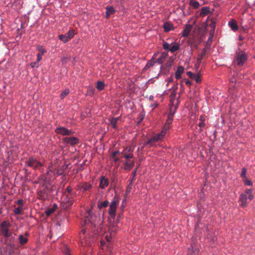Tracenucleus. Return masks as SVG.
Listing matches in <instances>:
<instances>
[{
  "instance_id": "f257e3e1",
  "label": "nucleus",
  "mask_w": 255,
  "mask_h": 255,
  "mask_svg": "<svg viewBox=\"0 0 255 255\" xmlns=\"http://www.w3.org/2000/svg\"><path fill=\"white\" fill-rule=\"evenodd\" d=\"M11 224L7 220H4L0 223V235L4 238V243L8 249V254H11L15 248V238L12 236L13 232L11 230Z\"/></svg>"
},
{
  "instance_id": "f03ea898",
  "label": "nucleus",
  "mask_w": 255,
  "mask_h": 255,
  "mask_svg": "<svg viewBox=\"0 0 255 255\" xmlns=\"http://www.w3.org/2000/svg\"><path fill=\"white\" fill-rule=\"evenodd\" d=\"M119 203L120 198L115 196L110 204L109 209H108V213L110 217L113 220H115L116 218V212Z\"/></svg>"
},
{
  "instance_id": "7ed1b4c3",
  "label": "nucleus",
  "mask_w": 255,
  "mask_h": 255,
  "mask_svg": "<svg viewBox=\"0 0 255 255\" xmlns=\"http://www.w3.org/2000/svg\"><path fill=\"white\" fill-rule=\"evenodd\" d=\"M79 238L82 246L88 245L91 246L94 242V239L91 237H87L86 230L82 229L79 234Z\"/></svg>"
},
{
  "instance_id": "20e7f679",
  "label": "nucleus",
  "mask_w": 255,
  "mask_h": 255,
  "mask_svg": "<svg viewBox=\"0 0 255 255\" xmlns=\"http://www.w3.org/2000/svg\"><path fill=\"white\" fill-rule=\"evenodd\" d=\"M248 59V56L243 51H239L237 53L235 57L234 62L236 63L237 65L241 67L244 65Z\"/></svg>"
},
{
  "instance_id": "39448f33",
  "label": "nucleus",
  "mask_w": 255,
  "mask_h": 255,
  "mask_svg": "<svg viewBox=\"0 0 255 255\" xmlns=\"http://www.w3.org/2000/svg\"><path fill=\"white\" fill-rule=\"evenodd\" d=\"M25 163L28 167H32L35 170L39 169L41 167L44 165L42 162L38 161L33 156L29 157L25 161Z\"/></svg>"
},
{
  "instance_id": "423d86ee",
  "label": "nucleus",
  "mask_w": 255,
  "mask_h": 255,
  "mask_svg": "<svg viewBox=\"0 0 255 255\" xmlns=\"http://www.w3.org/2000/svg\"><path fill=\"white\" fill-rule=\"evenodd\" d=\"M162 46L164 50L170 51L172 53H173L180 49L179 44L173 42L169 44L164 41H163Z\"/></svg>"
},
{
  "instance_id": "0eeeda50",
  "label": "nucleus",
  "mask_w": 255,
  "mask_h": 255,
  "mask_svg": "<svg viewBox=\"0 0 255 255\" xmlns=\"http://www.w3.org/2000/svg\"><path fill=\"white\" fill-rule=\"evenodd\" d=\"M55 132L57 134H61L63 136H67L73 134L74 131L72 129H69L64 127H60L55 129Z\"/></svg>"
},
{
  "instance_id": "6e6552de",
  "label": "nucleus",
  "mask_w": 255,
  "mask_h": 255,
  "mask_svg": "<svg viewBox=\"0 0 255 255\" xmlns=\"http://www.w3.org/2000/svg\"><path fill=\"white\" fill-rule=\"evenodd\" d=\"M169 128L168 127L164 126L160 132L153 135L152 136L156 142L161 141L164 138Z\"/></svg>"
},
{
  "instance_id": "1a4fd4ad",
  "label": "nucleus",
  "mask_w": 255,
  "mask_h": 255,
  "mask_svg": "<svg viewBox=\"0 0 255 255\" xmlns=\"http://www.w3.org/2000/svg\"><path fill=\"white\" fill-rule=\"evenodd\" d=\"M62 141L65 144L74 146L79 142L78 138L74 136L64 137L62 138Z\"/></svg>"
},
{
  "instance_id": "9d476101",
  "label": "nucleus",
  "mask_w": 255,
  "mask_h": 255,
  "mask_svg": "<svg viewBox=\"0 0 255 255\" xmlns=\"http://www.w3.org/2000/svg\"><path fill=\"white\" fill-rule=\"evenodd\" d=\"M77 189L80 191L84 192L89 191L92 187V185L88 182H85L79 184L77 185Z\"/></svg>"
},
{
  "instance_id": "9b49d317",
  "label": "nucleus",
  "mask_w": 255,
  "mask_h": 255,
  "mask_svg": "<svg viewBox=\"0 0 255 255\" xmlns=\"http://www.w3.org/2000/svg\"><path fill=\"white\" fill-rule=\"evenodd\" d=\"M109 185V180L104 176H102L100 178L99 187L102 189H105Z\"/></svg>"
},
{
  "instance_id": "f8f14e48",
  "label": "nucleus",
  "mask_w": 255,
  "mask_h": 255,
  "mask_svg": "<svg viewBox=\"0 0 255 255\" xmlns=\"http://www.w3.org/2000/svg\"><path fill=\"white\" fill-rule=\"evenodd\" d=\"M156 141L154 140L153 136L147 139V140L143 143V146H148L149 147H155L156 146L155 142Z\"/></svg>"
},
{
  "instance_id": "ddd939ff",
  "label": "nucleus",
  "mask_w": 255,
  "mask_h": 255,
  "mask_svg": "<svg viewBox=\"0 0 255 255\" xmlns=\"http://www.w3.org/2000/svg\"><path fill=\"white\" fill-rule=\"evenodd\" d=\"M248 197L246 194L242 193L239 197V202L241 203L240 205L242 207H245L247 205Z\"/></svg>"
},
{
  "instance_id": "4468645a",
  "label": "nucleus",
  "mask_w": 255,
  "mask_h": 255,
  "mask_svg": "<svg viewBox=\"0 0 255 255\" xmlns=\"http://www.w3.org/2000/svg\"><path fill=\"white\" fill-rule=\"evenodd\" d=\"M191 28L192 26L190 24H186L183 30L182 36L184 37H188L191 31Z\"/></svg>"
},
{
  "instance_id": "2eb2a0df",
  "label": "nucleus",
  "mask_w": 255,
  "mask_h": 255,
  "mask_svg": "<svg viewBox=\"0 0 255 255\" xmlns=\"http://www.w3.org/2000/svg\"><path fill=\"white\" fill-rule=\"evenodd\" d=\"M184 68L182 66H179L177 67V69L175 72V78L176 79H180L181 77V74L184 72Z\"/></svg>"
},
{
  "instance_id": "dca6fc26",
  "label": "nucleus",
  "mask_w": 255,
  "mask_h": 255,
  "mask_svg": "<svg viewBox=\"0 0 255 255\" xmlns=\"http://www.w3.org/2000/svg\"><path fill=\"white\" fill-rule=\"evenodd\" d=\"M164 31L165 32H169L174 29L173 25L172 23L169 22H166L164 23L163 25Z\"/></svg>"
},
{
  "instance_id": "f3484780",
  "label": "nucleus",
  "mask_w": 255,
  "mask_h": 255,
  "mask_svg": "<svg viewBox=\"0 0 255 255\" xmlns=\"http://www.w3.org/2000/svg\"><path fill=\"white\" fill-rule=\"evenodd\" d=\"M228 25H229L231 29L234 31H236L238 29V26L236 21L235 19H232V20L230 21L228 23Z\"/></svg>"
},
{
  "instance_id": "a211bd4d",
  "label": "nucleus",
  "mask_w": 255,
  "mask_h": 255,
  "mask_svg": "<svg viewBox=\"0 0 255 255\" xmlns=\"http://www.w3.org/2000/svg\"><path fill=\"white\" fill-rule=\"evenodd\" d=\"M109 202L108 200H105L103 202H98L97 204L98 208L101 210L103 208H105L108 206Z\"/></svg>"
},
{
  "instance_id": "6ab92c4d",
  "label": "nucleus",
  "mask_w": 255,
  "mask_h": 255,
  "mask_svg": "<svg viewBox=\"0 0 255 255\" xmlns=\"http://www.w3.org/2000/svg\"><path fill=\"white\" fill-rule=\"evenodd\" d=\"M106 9V14L107 17H109L110 15L113 14L115 12V9L113 6H107Z\"/></svg>"
},
{
  "instance_id": "aec40b11",
  "label": "nucleus",
  "mask_w": 255,
  "mask_h": 255,
  "mask_svg": "<svg viewBox=\"0 0 255 255\" xmlns=\"http://www.w3.org/2000/svg\"><path fill=\"white\" fill-rule=\"evenodd\" d=\"M125 167L124 169L126 170H130L132 169L133 166L134 165V162L133 161H131L129 162H126L124 164Z\"/></svg>"
},
{
  "instance_id": "412c9836",
  "label": "nucleus",
  "mask_w": 255,
  "mask_h": 255,
  "mask_svg": "<svg viewBox=\"0 0 255 255\" xmlns=\"http://www.w3.org/2000/svg\"><path fill=\"white\" fill-rule=\"evenodd\" d=\"M18 241L20 245H23L28 242V238L22 235H20L18 237Z\"/></svg>"
},
{
  "instance_id": "4be33fe9",
  "label": "nucleus",
  "mask_w": 255,
  "mask_h": 255,
  "mask_svg": "<svg viewBox=\"0 0 255 255\" xmlns=\"http://www.w3.org/2000/svg\"><path fill=\"white\" fill-rule=\"evenodd\" d=\"M75 31L73 29L71 28L68 31V32L65 34L67 39H68V41L72 39L75 35Z\"/></svg>"
},
{
  "instance_id": "5701e85b",
  "label": "nucleus",
  "mask_w": 255,
  "mask_h": 255,
  "mask_svg": "<svg viewBox=\"0 0 255 255\" xmlns=\"http://www.w3.org/2000/svg\"><path fill=\"white\" fill-rule=\"evenodd\" d=\"M105 87V84L103 81H99L97 82L96 88L98 90L102 91L104 89Z\"/></svg>"
},
{
  "instance_id": "b1692460",
  "label": "nucleus",
  "mask_w": 255,
  "mask_h": 255,
  "mask_svg": "<svg viewBox=\"0 0 255 255\" xmlns=\"http://www.w3.org/2000/svg\"><path fill=\"white\" fill-rule=\"evenodd\" d=\"M120 117L113 118L110 120V124L114 129L117 128V123L118 121L120 119Z\"/></svg>"
},
{
  "instance_id": "393cba45",
  "label": "nucleus",
  "mask_w": 255,
  "mask_h": 255,
  "mask_svg": "<svg viewBox=\"0 0 255 255\" xmlns=\"http://www.w3.org/2000/svg\"><path fill=\"white\" fill-rule=\"evenodd\" d=\"M137 168H135L132 172L130 179L129 180V185H132L133 181L135 180V177L136 176V172H137Z\"/></svg>"
},
{
  "instance_id": "a878e982",
  "label": "nucleus",
  "mask_w": 255,
  "mask_h": 255,
  "mask_svg": "<svg viewBox=\"0 0 255 255\" xmlns=\"http://www.w3.org/2000/svg\"><path fill=\"white\" fill-rule=\"evenodd\" d=\"M61 251L64 254V255H71L70 251L68 247L64 245L61 249Z\"/></svg>"
},
{
  "instance_id": "bb28decb",
  "label": "nucleus",
  "mask_w": 255,
  "mask_h": 255,
  "mask_svg": "<svg viewBox=\"0 0 255 255\" xmlns=\"http://www.w3.org/2000/svg\"><path fill=\"white\" fill-rule=\"evenodd\" d=\"M64 202L66 204L65 208L67 209L70 208L73 204L72 200L68 197H66V198L64 199Z\"/></svg>"
},
{
  "instance_id": "cd10ccee",
  "label": "nucleus",
  "mask_w": 255,
  "mask_h": 255,
  "mask_svg": "<svg viewBox=\"0 0 255 255\" xmlns=\"http://www.w3.org/2000/svg\"><path fill=\"white\" fill-rule=\"evenodd\" d=\"M173 117H171V116L168 115L167 119L166 121L165 124L164 126H167L169 128V129L170 128V125L172 123L173 121Z\"/></svg>"
},
{
  "instance_id": "c85d7f7f",
  "label": "nucleus",
  "mask_w": 255,
  "mask_h": 255,
  "mask_svg": "<svg viewBox=\"0 0 255 255\" xmlns=\"http://www.w3.org/2000/svg\"><path fill=\"white\" fill-rule=\"evenodd\" d=\"M210 10L208 7H203L201 9V15L205 16L209 13Z\"/></svg>"
},
{
  "instance_id": "c756f323",
  "label": "nucleus",
  "mask_w": 255,
  "mask_h": 255,
  "mask_svg": "<svg viewBox=\"0 0 255 255\" xmlns=\"http://www.w3.org/2000/svg\"><path fill=\"white\" fill-rule=\"evenodd\" d=\"M36 50L39 51L38 53H40L42 55L46 52V49L42 45H39L37 46Z\"/></svg>"
},
{
  "instance_id": "7c9ffc66",
  "label": "nucleus",
  "mask_w": 255,
  "mask_h": 255,
  "mask_svg": "<svg viewBox=\"0 0 255 255\" xmlns=\"http://www.w3.org/2000/svg\"><path fill=\"white\" fill-rule=\"evenodd\" d=\"M69 90L68 89H65L62 91L60 95L61 99H63L66 96H67L69 93Z\"/></svg>"
},
{
  "instance_id": "2f4dec72",
  "label": "nucleus",
  "mask_w": 255,
  "mask_h": 255,
  "mask_svg": "<svg viewBox=\"0 0 255 255\" xmlns=\"http://www.w3.org/2000/svg\"><path fill=\"white\" fill-rule=\"evenodd\" d=\"M155 62H155V61H154L153 60V59H150V60H149V61L147 62V63L146 65H145V68H145V69H148V68H150V67H151L153 66L154 65V64H155Z\"/></svg>"
},
{
  "instance_id": "473e14b6",
  "label": "nucleus",
  "mask_w": 255,
  "mask_h": 255,
  "mask_svg": "<svg viewBox=\"0 0 255 255\" xmlns=\"http://www.w3.org/2000/svg\"><path fill=\"white\" fill-rule=\"evenodd\" d=\"M205 52H206V51H205V49H204L203 51L201 53H200L198 55V56L197 57V62L199 64L200 63V62H201V61L203 59V57H204V56L205 54Z\"/></svg>"
},
{
  "instance_id": "72a5a7b5",
  "label": "nucleus",
  "mask_w": 255,
  "mask_h": 255,
  "mask_svg": "<svg viewBox=\"0 0 255 255\" xmlns=\"http://www.w3.org/2000/svg\"><path fill=\"white\" fill-rule=\"evenodd\" d=\"M58 37L59 40L63 41L64 43H66L68 42V39L65 34H60Z\"/></svg>"
},
{
  "instance_id": "f704fd0d",
  "label": "nucleus",
  "mask_w": 255,
  "mask_h": 255,
  "mask_svg": "<svg viewBox=\"0 0 255 255\" xmlns=\"http://www.w3.org/2000/svg\"><path fill=\"white\" fill-rule=\"evenodd\" d=\"M190 4L193 6L195 8H197L199 6V3L195 0H191L190 1Z\"/></svg>"
},
{
  "instance_id": "c9c22d12",
  "label": "nucleus",
  "mask_w": 255,
  "mask_h": 255,
  "mask_svg": "<svg viewBox=\"0 0 255 255\" xmlns=\"http://www.w3.org/2000/svg\"><path fill=\"white\" fill-rule=\"evenodd\" d=\"M176 107H174L173 106L170 107V112H169L168 115L171 116V117H173L174 115L176 112Z\"/></svg>"
},
{
  "instance_id": "e433bc0d",
  "label": "nucleus",
  "mask_w": 255,
  "mask_h": 255,
  "mask_svg": "<svg viewBox=\"0 0 255 255\" xmlns=\"http://www.w3.org/2000/svg\"><path fill=\"white\" fill-rule=\"evenodd\" d=\"M243 181L245 185L246 186H252L253 185L252 181L249 179H248L247 178L245 179H244L243 180Z\"/></svg>"
},
{
  "instance_id": "4c0bfd02",
  "label": "nucleus",
  "mask_w": 255,
  "mask_h": 255,
  "mask_svg": "<svg viewBox=\"0 0 255 255\" xmlns=\"http://www.w3.org/2000/svg\"><path fill=\"white\" fill-rule=\"evenodd\" d=\"M246 173H247L246 168H245V167L243 168L242 169L241 173V177L243 178V180L244 179H245L247 178Z\"/></svg>"
},
{
  "instance_id": "58836bf2",
  "label": "nucleus",
  "mask_w": 255,
  "mask_h": 255,
  "mask_svg": "<svg viewBox=\"0 0 255 255\" xmlns=\"http://www.w3.org/2000/svg\"><path fill=\"white\" fill-rule=\"evenodd\" d=\"M54 209L52 208H49L47 209L45 211V214L47 216H49L51 214H52L54 212Z\"/></svg>"
},
{
  "instance_id": "ea45409f",
  "label": "nucleus",
  "mask_w": 255,
  "mask_h": 255,
  "mask_svg": "<svg viewBox=\"0 0 255 255\" xmlns=\"http://www.w3.org/2000/svg\"><path fill=\"white\" fill-rule=\"evenodd\" d=\"M70 59V57H64L61 58V62L62 64H65Z\"/></svg>"
},
{
  "instance_id": "a19ab883",
  "label": "nucleus",
  "mask_w": 255,
  "mask_h": 255,
  "mask_svg": "<svg viewBox=\"0 0 255 255\" xmlns=\"http://www.w3.org/2000/svg\"><path fill=\"white\" fill-rule=\"evenodd\" d=\"M13 212L15 215H17L20 214L21 213V208L20 207H18L15 208L14 210H13Z\"/></svg>"
},
{
  "instance_id": "79ce46f5",
  "label": "nucleus",
  "mask_w": 255,
  "mask_h": 255,
  "mask_svg": "<svg viewBox=\"0 0 255 255\" xmlns=\"http://www.w3.org/2000/svg\"><path fill=\"white\" fill-rule=\"evenodd\" d=\"M39 62H37V61H36L35 62H31L30 63V66L32 68H37L39 67Z\"/></svg>"
},
{
  "instance_id": "37998d69",
  "label": "nucleus",
  "mask_w": 255,
  "mask_h": 255,
  "mask_svg": "<svg viewBox=\"0 0 255 255\" xmlns=\"http://www.w3.org/2000/svg\"><path fill=\"white\" fill-rule=\"evenodd\" d=\"M193 247L191 245V247L188 248L187 255H193Z\"/></svg>"
},
{
  "instance_id": "c03bdc74",
  "label": "nucleus",
  "mask_w": 255,
  "mask_h": 255,
  "mask_svg": "<svg viewBox=\"0 0 255 255\" xmlns=\"http://www.w3.org/2000/svg\"><path fill=\"white\" fill-rule=\"evenodd\" d=\"M187 75H188L190 78H192V79H193V78H194V77H195V75H196L195 74H193V73L192 72H191V71H188V72H187Z\"/></svg>"
},
{
  "instance_id": "a18cd8bd",
  "label": "nucleus",
  "mask_w": 255,
  "mask_h": 255,
  "mask_svg": "<svg viewBox=\"0 0 255 255\" xmlns=\"http://www.w3.org/2000/svg\"><path fill=\"white\" fill-rule=\"evenodd\" d=\"M124 157L126 159L132 158L133 155H132V154H131L126 153L124 155Z\"/></svg>"
},
{
  "instance_id": "49530a36",
  "label": "nucleus",
  "mask_w": 255,
  "mask_h": 255,
  "mask_svg": "<svg viewBox=\"0 0 255 255\" xmlns=\"http://www.w3.org/2000/svg\"><path fill=\"white\" fill-rule=\"evenodd\" d=\"M36 56H37L36 61H37V62H39V61L42 59V55L40 54V53H37L36 54Z\"/></svg>"
},
{
  "instance_id": "de8ad7c7",
  "label": "nucleus",
  "mask_w": 255,
  "mask_h": 255,
  "mask_svg": "<svg viewBox=\"0 0 255 255\" xmlns=\"http://www.w3.org/2000/svg\"><path fill=\"white\" fill-rule=\"evenodd\" d=\"M193 79H194L197 83H199L201 81V80L199 78V77L198 75H195V77L193 78Z\"/></svg>"
},
{
  "instance_id": "09e8293b",
  "label": "nucleus",
  "mask_w": 255,
  "mask_h": 255,
  "mask_svg": "<svg viewBox=\"0 0 255 255\" xmlns=\"http://www.w3.org/2000/svg\"><path fill=\"white\" fill-rule=\"evenodd\" d=\"M120 151L119 150H116V151H114L113 153H112V157H116V156L119 154L120 153Z\"/></svg>"
},
{
  "instance_id": "8fccbe9b",
  "label": "nucleus",
  "mask_w": 255,
  "mask_h": 255,
  "mask_svg": "<svg viewBox=\"0 0 255 255\" xmlns=\"http://www.w3.org/2000/svg\"><path fill=\"white\" fill-rule=\"evenodd\" d=\"M210 26L213 28L214 32L216 27V23L214 22H212L210 23Z\"/></svg>"
},
{
  "instance_id": "3c124183",
  "label": "nucleus",
  "mask_w": 255,
  "mask_h": 255,
  "mask_svg": "<svg viewBox=\"0 0 255 255\" xmlns=\"http://www.w3.org/2000/svg\"><path fill=\"white\" fill-rule=\"evenodd\" d=\"M253 190L252 189H248L245 191V193L246 195H250L252 193Z\"/></svg>"
},
{
  "instance_id": "603ef678",
  "label": "nucleus",
  "mask_w": 255,
  "mask_h": 255,
  "mask_svg": "<svg viewBox=\"0 0 255 255\" xmlns=\"http://www.w3.org/2000/svg\"><path fill=\"white\" fill-rule=\"evenodd\" d=\"M66 191H67V192H68L69 194H71L72 191V188H71V187H70V186H68V187H67V188H66Z\"/></svg>"
},
{
  "instance_id": "864d4df0",
  "label": "nucleus",
  "mask_w": 255,
  "mask_h": 255,
  "mask_svg": "<svg viewBox=\"0 0 255 255\" xmlns=\"http://www.w3.org/2000/svg\"><path fill=\"white\" fill-rule=\"evenodd\" d=\"M205 126V124L204 122H200L198 124V126L200 128H202L203 127H204Z\"/></svg>"
},
{
  "instance_id": "5fc2aeb1",
  "label": "nucleus",
  "mask_w": 255,
  "mask_h": 255,
  "mask_svg": "<svg viewBox=\"0 0 255 255\" xmlns=\"http://www.w3.org/2000/svg\"><path fill=\"white\" fill-rule=\"evenodd\" d=\"M131 186L132 185H129V183L128 184V186H127V193H128L130 192V190H131Z\"/></svg>"
},
{
  "instance_id": "6e6d98bb",
  "label": "nucleus",
  "mask_w": 255,
  "mask_h": 255,
  "mask_svg": "<svg viewBox=\"0 0 255 255\" xmlns=\"http://www.w3.org/2000/svg\"><path fill=\"white\" fill-rule=\"evenodd\" d=\"M16 203L18 205H22L23 204V201L22 200V199H19V200H18L17 201H16Z\"/></svg>"
},
{
  "instance_id": "4d7b16f0",
  "label": "nucleus",
  "mask_w": 255,
  "mask_h": 255,
  "mask_svg": "<svg viewBox=\"0 0 255 255\" xmlns=\"http://www.w3.org/2000/svg\"><path fill=\"white\" fill-rule=\"evenodd\" d=\"M162 59V57H159L157 59L156 62H157L159 64H162L163 62Z\"/></svg>"
},
{
  "instance_id": "13d9d810",
  "label": "nucleus",
  "mask_w": 255,
  "mask_h": 255,
  "mask_svg": "<svg viewBox=\"0 0 255 255\" xmlns=\"http://www.w3.org/2000/svg\"><path fill=\"white\" fill-rule=\"evenodd\" d=\"M167 55L168 54L167 53L163 52L162 53L160 57H162V58H165L167 56Z\"/></svg>"
},
{
  "instance_id": "bf43d9fd",
  "label": "nucleus",
  "mask_w": 255,
  "mask_h": 255,
  "mask_svg": "<svg viewBox=\"0 0 255 255\" xmlns=\"http://www.w3.org/2000/svg\"><path fill=\"white\" fill-rule=\"evenodd\" d=\"M44 194V192L41 190H39L38 191V195L40 196H43Z\"/></svg>"
},
{
  "instance_id": "052dcab7",
  "label": "nucleus",
  "mask_w": 255,
  "mask_h": 255,
  "mask_svg": "<svg viewBox=\"0 0 255 255\" xmlns=\"http://www.w3.org/2000/svg\"><path fill=\"white\" fill-rule=\"evenodd\" d=\"M185 84L188 86H190L191 85L192 83L190 81H189L188 79H186L185 81Z\"/></svg>"
},
{
  "instance_id": "680f3d73",
  "label": "nucleus",
  "mask_w": 255,
  "mask_h": 255,
  "mask_svg": "<svg viewBox=\"0 0 255 255\" xmlns=\"http://www.w3.org/2000/svg\"><path fill=\"white\" fill-rule=\"evenodd\" d=\"M200 122H204L205 118L203 116H201L199 119Z\"/></svg>"
},
{
  "instance_id": "e2e57ef3",
  "label": "nucleus",
  "mask_w": 255,
  "mask_h": 255,
  "mask_svg": "<svg viewBox=\"0 0 255 255\" xmlns=\"http://www.w3.org/2000/svg\"><path fill=\"white\" fill-rule=\"evenodd\" d=\"M51 208H54V211H55V210L57 208V205L56 203H54L53 204V206Z\"/></svg>"
},
{
  "instance_id": "0e129e2a",
  "label": "nucleus",
  "mask_w": 255,
  "mask_h": 255,
  "mask_svg": "<svg viewBox=\"0 0 255 255\" xmlns=\"http://www.w3.org/2000/svg\"><path fill=\"white\" fill-rule=\"evenodd\" d=\"M254 198V195H252V194L249 195V199L250 200H253Z\"/></svg>"
},
{
  "instance_id": "69168bd1",
  "label": "nucleus",
  "mask_w": 255,
  "mask_h": 255,
  "mask_svg": "<svg viewBox=\"0 0 255 255\" xmlns=\"http://www.w3.org/2000/svg\"><path fill=\"white\" fill-rule=\"evenodd\" d=\"M114 161L115 162H119L120 161V159L118 158V157H114Z\"/></svg>"
},
{
  "instance_id": "338daca9",
  "label": "nucleus",
  "mask_w": 255,
  "mask_h": 255,
  "mask_svg": "<svg viewBox=\"0 0 255 255\" xmlns=\"http://www.w3.org/2000/svg\"><path fill=\"white\" fill-rule=\"evenodd\" d=\"M88 92H89L93 94L94 93V89H90V90H89V91H88Z\"/></svg>"
},
{
  "instance_id": "774afa93",
  "label": "nucleus",
  "mask_w": 255,
  "mask_h": 255,
  "mask_svg": "<svg viewBox=\"0 0 255 255\" xmlns=\"http://www.w3.org/2000/svg\"><path fill=\"white\" fill-rule=\"evenodd\" d=\"M101 244L102 246H104L106 244V242L104 241H102Z\"/></svg>"
}]
</instances>
